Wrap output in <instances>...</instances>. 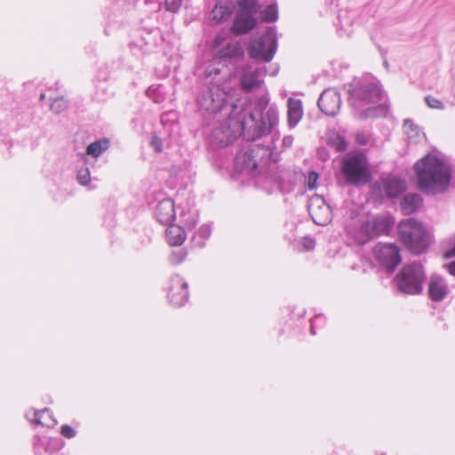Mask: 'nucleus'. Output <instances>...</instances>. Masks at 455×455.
Listing matches in <instances>:
<instances>
[{
	"mask_svg": "<svg viewBox=\"0 0 455 455\" xmlns=\"http://www.w3.org/2000/svg\"><path fill=\"white\" fill-rule=\"evenodd\" d=\"M425 281L423 266L418 262L404 265L394 279L397 290L409 295L421 293Z\"/></svg>",
	"mask_w": 455,
	"mask_h": 455,
	"instance_id": "obj_7",
	"label": "nucleus"
},
{
	"mask_svg": "<svg viewBox=\"0 0 455 455\" xmlns=\"http://www.w3.org/2000/svg\"><path fill=\"white\" fill-rule=\"evenodd\" d=\"M374 255L381 266L390 272H393L402 260L399 248L393 243L377 244Z\"/></svg>",
	"mask_w": 455,
	"mask_h": 455,
	"instance_id": "obj_10",
	"label": "nucleus"
},
{
	"mask_svg": "<svg viewBox=\"0 0 455 455\" xmlns=\"http://www.w3.org/2000/svg\"><path fill=\"white\" fill-rule=\"evenodd\" d=\"M383 189L388 197H397L405 190V181L400 178L389 176L381 181Z\"/></svg>",
	"mask_w": 455,
	"mask_h": 455,
	"instance_id": "obj_21",
	"label": "nucleus"
},
{
	"mask_svg": "<svg viewBox=\"0 0 455 455\" xmlns=\"http://www.w3.org/2000/svg\"><path fill=\"white\" fill-rule=\"evenodd\" d=\"M44 449L50 454L54 453L57 450V439L49 437L47 443L44 444Z\"/></svg>",
	"mask_w": 455,
	"mask_h": 455,
	"instance_id": "obj_36",
	"label": "nucleus"
},
{
	"mask_svg": "<svg viewBox=\"0 0 455 455\" xmlns=\"http://www.w3.org/2000/svg\"><path fill=\"white\" fill-rule=\"evenodd\" d=\"M425 102L431 108H436V109H443L444 108V105L443 104V102H441L439 100H437L436 98H435L431 95H427L425 97Z\"/></svg>",
	"mask_w": 455,
	"mask_h": 455,
	"instance_id": "obj_32",
	"label": "nucleus"
},
{
	"mask_svg": "<svg viewBox=\"0 0 455 455\" xmlns=\"http://www.w3.org/2000/svg\"><path fill=\"white\" fill-rule=\"evenodd\" d=\"M331 143L339 152L345 151L347 147L345 139L339 135H336L334 138L331 139Z\"/></svg>",
	"mask_w": 455,
	"mask_h": 455,
	"instance_id": "obj_31",
	"label": "nucleus"
},
{
	"mask_svg": "<svg viewBox=\"0 0 455 455\" xmlns=\"http://www.w3.org/2000/svg\"><path fill=\"white\" fill-rule=\"evenodd\" d=\"M224 39H225L224 36L217 35L215 36V38L213 39V47L214 48L220 47L222 44Z\"/></svg>",
	"mask_w": 455,
	"mask_h": 455,
	"instance_id": "obj_43",
	"label": "nucleus"
},
{
	"mask_svg": "<svg viewBox=\"0 0 455 455\" xmlns=\"http://www.w3.org/2000/svg\"><path fill=\"white\" fill-rule=\"evenodd\" d=\"M342 172L347 183L359 185L367 182L370 172L363 155H347L342 160Z\"/></svg>",
	"mask_w": 455,
	"mask_h": 455,
	"instance_id": "obj_9",
	"label": "nucleus"
},
{
	"mask_svg": "<svg viewBox=\"0 0 455 455\" xmlns=\"http://www.w3.org/2000/svg\"><path fill=\"white\" fill-rule=\"evenodd\" d=\"M231 9L224 4H217L210 14V19L216 23L226 21L231 16Z\"/></svg>",
	"mask_w": 455,
	"mask_h": 455,
	"instance_id": "obj_26",
	"label": "nucleus"
},
{
	"mask_svg": "<svg viewBox=\"0 0 455 455\" xmlns=\"http://www.w3.org/2000/svg\"><path fill=\"white\" fill-rule=\"evenodd\" d=\"M196 222H197L196 219H192L189 222H185V225L188 228H192L196 226Z\"/></svg>",
	"mask_w": 455,
	"mask_h": 455,
	"instance_id": "obj_48",
	"label": "nucleus"
},
{
	"mask_svg": "<svg viewBox=\"0 0 455 455\" xmlns=\"http://www.w3.org/2000/svg\"><path fill=\"white\" fill-rule=\"evenodd\" d=\"M238 12L255 16L260 10L257 0H236Z\"/></svg>",
	"mask_w": 455,
	"mask_h": 455,
	"instance_id": "obj_28",
	"label": "nucleus"
},
{
	"mask_svg": "<svg viewBox=\"0 0 455 455\" xmlns=\"http://www.w3.org/2000/svg\"><path fill=\"white\" fill-rule=\"evenodd\" d=\"M183 0H165L166 10L172 12H177Z\"/></svg>",
	"mask_w": 455,
	"mask_h": 455,
	"instance_id": "obj_34",
	"label": "nucleus"
},
{
	"mask_svg": "<svg viewBox=\"0 0 455 455\" xmlns=\"http://www.w3.org/2000/svg\"><path fill=\"white\" fill-rule=\"evenodd\" d=\"M187 257V251L184 249H179L172 251L170 256V261L173 265L181 263Z\"/></svg>",
	"mask_w": 455,
	"mask_h": 455,
	"instance_id": "obj_30",
	"label": "nucleus"
},
{
	"mask_svg": "<svg viewBox=\"0 0 455 455\" xmlns=\"http://www.w3.org/2000/svg\"><path fill=\"white\" fill-rule=\"evenodd\" d=\"M244 52L238 42L231 41L219 49L214 54V60L219 63H236L243 60Z\"/></svg>",
	"mask_w": 455,
	"mask_h": 455,
	"instance_id": "obj_13",
	"label": "nucleus"
},
{
	"mask_svg": "<svg viewBox=\"0 0 455 455\" xmlns=\"http://www.w3.org/2000/svg\"><path fill=\"white\" fill-rule=\"evenodd\" d=\"M166 229V239L170 245L179 246L183 243L186 239L185 231L183 228L177 225H172Z\"/></svg>",
	"mask_w": 455,
	"mask_h": 455,
	"instance_id": "obj_25",
	"label": "nucleus"
},
{
	"mask_svg": "<svg viewBox=\"0 0 455 455\" xmlns=\"http://www.w3.org/2000/svg\"><path fill=\"white\" fill-rule=\"evenodd\" d=\"M109 145L110 141L108 139L98 140L87 147L86 154L93 157H99L109 148Z\"/></svg>",
	"mask_w": 455,
	"mask_h": 455,
	"instance_id": "obj_27",
	"label": "nucleus"
},
{
	"mask_svg": "<svg viewBox=\"0 0 455 455\" xmlns=\"http://www.w3.org/2000/svg\"><path fill=\"white\" fill-rule=\"evenodd\" d=\"M257 25V19L251 14L237 12L231 30L235 35H243L250 32Z\"/></svg>",
	"mask_w": 455,
	"mask_h": 455,
	"instance_id": "obj_17",
	"label": "nucleus"
},
{
	"mask_svg": "<svg viewBox=\"0 0 455 455\" xmlns=\"http://www.w3.org/2000/svg\"><path fill=\"white\" fill-rule=\"evenodd\" d=\"M168 300L176 307L183 306L188 299V284L183 277L173 275L170 280Z\"/></svg>",
	"mask_w": 455,
	"mask_h": 455,
	"instance_id": "obj_11",
	"label": "nucleus"
},
{
	"mask_svg": "<svg viewBox=\"0 0 455 455\" xmlns=\"http://www.w3.org/2000/svg\"><path fill=\"white\" fill-rule=\"evenodd\" d=\"M339 23H340L341 28H344V24H343V21H342V14L341 13L339 15Z\"/></svg>",
	"mask_w": 455,
	"mask_h": 455,
	"instance_id": "obj_49",
	"label": "nucleus"
},
{
	"mask_svg": "<svg viewBox=\"0 0 455 455\" xmlns=\"http://www.w3.org/2000/svg\"><path fill=\"white\" fill-rule=\"evenodd\" d=\"M394 221L388 217L378 216L372 220H365L358 213L351 215L345 221V229L356 244H365L379 235L387 234Z\"/></svg>",
	"mask_w": 455,
	"mask_h": 455,
	"instance_id": "obj_3",
	"label": "nucleus"
},
{
	"mask_svg": "<svg viewBox=\"0 0 455 455\" xmlns=\"http://www.w3.org/2000/svg\"><path fill=\"white\" fill-rule=\"evenodd\" d=\"M413 126H414V124H413L411 120L406 119L404 121V124H403L404 129H406V130L409 129V128L412 129Z\"/></svg>",
	"mask_w": 455,
	"mask_h": 455,
	"instance_id": "obj_47",
	"label": "nucleus"
},
{
	"mask_svg": "<svg viewBox=\"0 0 455 455\" xmlns=\"http://www.w3.org/2000/svg\"><path fill=\"white\" fill-rule=\"evenodd\" d=\"M278 120L276 110L270 108L266 116H262L261 123L255 124V130L251 132L249 122H243L228 116L224 124L212 130L209 136V143L213 148H224L231 145L239 136L247 140H256L270 133Z\"/></svg>",
	"mask_w": 455,
	"mask_h": 455,
	"instance_id": "obj_1",
	"label": "nucleus"
},
{
	"mask_svg": "<svg viewBox=\"0 0 455 455\" xmlns=\"http://www.w3.org/2000/svg\"><path fill=\"white\" fill-rule=\"evenodd\" d=\"M262 20L265 22H274L278 19V12L276 4L267 5L261 12Z\"/></svg>",
	"mask_w": 455,
	"mask_h": 455,
	"instance_id": "obj_29",
	"label": "nucleus"
},
{
	"mask_svg": "<svg viewBox=\"0 0 455 455\" xmlns=\"http://www.w3.org/2000/svg\"><path fill=\"white\" fill-rule=\"evenodd\" d=\"M257 167L258 163L252 149L241 151L236 155L235 159V168L239 172L254 174L257 172Z\"/></svg>",
	"mask_w": 455,
	"mask_h": 455,
	"instance_id": "obj_15",
	"label": "nucleus"
},
{
	"mask_svg": "<svg viewBox=\"0 0 455 455\" xmlns=\"http://www.w3.org/2000/svg\"><path fill=\"white\" fill-rule=\"evenodd\" d=\"M317 105L323 114L334 116L341 105L340 95L335 89L324 90L318 99Z\"/></svg>",
	"mask_w": 455,
	"mask_h": 455,
	"instance_id": "obj_14",
	"label": "nucleus"
},
{
	"mask_svg": "<svg viewBox=\"0 0 455 455\" xmlns=\"http://www.w3.org/2000/svg\"><path fill=\"white\" fill-rule=\"evenodd\" d=\"M444 267H447V269L451 275H455V260L453 262H451L448 265H445Z\"/></svg>",
	"mask_w": 455,
	"mask_h": 455,
	"instance_id": "obj_45",
	"label": "nucleus"
},
{
	"mask_svg": "<svg viewBox=\"0 0 455 455\" xmlns=\"http://www.w3.org/2000/svg\"><path fill=\"white\" fill-rule=\"evenodd\" d=\"M263 76L260 68H252L247 67L241 76L240 83L243 89L246 92H251L259 88L262 84L261 76Z\"/></svg>",
	"mask_w": 455,
	"mask_h": 455,
	"instance_id": "obj_18",
	"label": "nucleus"
},
{
	"mask_svg": "<svg viewBox=\"0 0 455 455\" xmlns=\"http://www.w3.org/2000/svg\"><path fill=\"white\" fill-rule=\"evenodd\" d=\"M196 235L203 239H207L211 235V228L207 225L202 226L197 230Z\"/></svg>",
	"mask_w": 455,
	"mask_h": 455,
	"instance_id": "obj_39",
	"label": "nucleus"
},
{
	"mask_svg": "<svg viewBox=\"0 0 455 455\" xmlns=\"http://www.w3.org/2000/svg\"><path fill=\"white\" fill-rule=\"evenodd\" d=\"M292 141H293V139L292 137L291 136H286L283 138V144L285 146V147H291V144H292Z\"/></svg>",
	"mask_w": 455,
	"mask_h": 455,
	"instance_id": "obj_46",
	"label": "nucleus"
},
{
	"mask_svg": "<svg viewBox=\"0 0 455 455\" xmlns=\"http://www.w3.org/2000/svg\"><path fill=\"white\" fill-rule=\"evenodd\" d=\"M77 179L80 184L87 185L91 180L89 169L87 167L80 169L77 172Z\"/></svg>",
	"mask_w": 455,
	"mask_h": 455,
	"instance_id": "obj_33",
	"label": "nucleus"
},
{
	"mask_svg": "<svg viewBox=\"0 0 455 455\" xmlns=\"http://www.w3.org/2000/svg\"><path fill=\"white\" fill-rule=\"evenodd\" d=\"M151 147L155 149L156 152L160 153L163 150L162 148V140L156 135H154L150 141Z\"/></svg>",
	"mask_w": 455,
	"mask_h": 455,
	"instance_id": "obj_38",
	"label": "nucleus"
},
{
	"mask_svg": "<svg viewBox=\"0 0 455 455\" xmlns=\"http://www.w3.org/2000/svg\"><path fill=\"white\" fill-rule=\"evenodd\" d=\"M27 418L32 423L36 425H40L42 427H45L47 428H53L57 422L56 419L53 418L52 413L47 408H44L38 411H34L32 418H30L29 414L28 413Z\"/></svg>",
	"mask_w": 455,
	"mask_h": 455,
	"instance_id": "obj_23",
	"label": "nucleus"
},
{
	"mask_svg": "<svg viewBox=\"0 0 455 455\" xmlns=\"http://www.w3.org/2000/svg\"><path fill=\"white\" fill-rule=\"evenodd\" d=\"M277 48L276 32L273 28H267L260 37L251 41L247 51L249 56L258 61L269 62Z\"/></svg>",
	"mask_w": 455,
	"mask_h": 455,
	"instance_id": "obj_8",
	"label": "nucleus"
},
{
	"mask_svg": "<svg viewBox=\"0 0 455 455\" xmlns=\"http://www.w3.org/2000/svg\"><path fill=\"white\" fill-rule=\"evenodd\" d=\"M206 77L211 78V86L199 96L197 102L201 109L212 114L227 111L229 116L233 106L229 107L227 101V92L222 84L223 78L219 77L220 69L214 65H210L206 71Z\"/></svg>",
	"mask_w": 455,
	"mask_h": 455,
	"instance_id": "obj_4",
	"label": "nucleus"
},
{
	"mask_svg": "<svg viewBox=\"0 0 455 455\" xmlns=\"http://www.w3.org/2000/svg\"><path fill=\"white\" fill-rule=\"evenodd\" d=\"M308 212L313 221L319 226L327 225L332 218L331 207L322 196H316L311 198Z\"/></svg>",
	"mask_w": 455,
	"mask_h": 455,
	"instance_id": "obj_12",
	"label": "nucleus"
},
{
	"mask_svg": "<svg viewBox=\"0 0 455 455\" xmlns=\"http://www.w3.org/2000/svg\"><path fill=\"white\" fill-rule=\"evenodd\" d=\"M288 124L294 128L303 116L302 102L300 100L289 98L287 100Z\"/></svg>",
	"mask_w": 455,
	"mask_h": 455,
	"instance_id": "obj_22",
	"label": "nucleus"
},
{
	"mask_svg": "<svg viewBox=\"0 0 455 455\" xmlns=\"http://www.w3.org/2000/svg\"><path fill=\"white\" fill-rule=\"evenodd\" d=\"M357 142L361 145H366L368 142V139L363 134H358Z\"/></svg>",
	"mask_w": 455,
	"mask_h": 455,
	"instance_id": "obj_44",
	"label": "nucleus"
},
{
	"mask_svg": "<svg viewBox=\"0 0 455 455\" xmlns=\"http://www.w3.org/2000/svg\"><path fill=\"white\" fill-rule=\"evenodd\" d=\"M322 316H323V315H315V316L310 319V332L312 335L315 334V326L316 323L322 322V320H323Z\"/></svg>",
	"mask_w": 455,
	"mask_h": 455,
	"instance_id": "obj_41",
	"label": "nucleus"
},
{
	"mask_svg": "<svg viewBox=\"0 0 455 455\" xmlns=\"http://www.w3.org/2000/svg\"><path fill=\"white\" fill-rule=\"evenodd\" d=\"M41 100L44 99V94H41Z\"/></svg>",
	"mask_w": 455,
	"mask_h": 455,
	"instance_id": "obj_50",
	"label": "nucleus"
},
{
	"mask_svg": "<svg viewBox=\"0 0 455 455\" xmlns=\"http://www.w3.org/2000/svg\"><path fill=\"white\" fill-rule=\"evenodd\" d=\"M428 296L433 301H442L448 295L445 280L438 275H432L428 283Z\"/></svg>",
	"mask_w": 455,
	"mask_h": 455,
	"instance_id": "obj_20",
	"label": "nucleus"
},
{
	"mask_svg": "<svg viewBox=\"0 0 455 455\" xmlns=\"http://www.w3.org/2000/svg\"><path fill=\"white\" fill-rule=\"evenodd\" d=\"M414 170L417 187L425 194L443 193L449 187L451 172L443 160L434 155H427L416 162Z\"/></svg>",
	"mask_w": 455,
	"mask_h": 455,
	"instance_id": "obj_2",
	"label": "nucleus"
},
{
	"mask_svg": "<svg viewBox=\"0 0 455 455\" xmlns=\"http://www.w3.org/2000/svg\"><path fill=\"white\" fill-rule=\"evenodd\" d=\"M155 215L160 223L164 225L172 224L175 220L174 202L171 199H164L159 202L156 208Z\"/></svg>",
	"mask_w": 455,
	"mask_h": 455,
	"instance_id": "obj_19",
	"label": "nucleus"
},
{
	"mask_svg": "<svg viewBox=\"0 0 455 455\" xmlns=\"http://www.w3.org/2000/svg\"><path fill=\"white\" fill-rule=\"evenodd\" d=\"M423 199L420 195L410 193L403 198L400 207L403 214L410 215L420 208Z\"/></svg>",
	"mask_w": 455,
	"mask_h": 455,
	"instance_id": "obj_24",
	"label": "nucleus"
},
{
	"mask_svg": "<svg viewBox=\"0 0 455 455\" xmlns=\"http://www.w3.org/2000/svg\"><path fill=\"white\" fill-rule=\"evenodd\" d=\"M444 257L447 259L455 257V235L452 237V248L445 251Z\"/></svg>",
	"mask_w": 455,
	"mask_h": 455,
	"instance_id": "obj_42",
	"label": "nucleus"
},
{
	"mask_svg": "<svg viewBox=\"0 0 455 455\" xmlns=\"http://www.w3.org/2000/svg\"><path fill=\"white\" fill-rule=\"evenodd\" d=\"M60 434L66 438H73L76 435V431L69 425H62Z\"/></svg>",
	"mask_w": 455,
	"mask_h": 455,
	"instance_id": "obj_35",
	"label": "nucleus"
},
{
	"mask_svg": "<svg viewBox=\"0 0 455 455\" xmlns=\"http://www.w3.org/2000/svg\"><path fill=\"white\" fill-rule=\"evenodd\" d=\"M318 180V174L315 172H310L307 177V188L314 189L316 187V181Z\"/></svg>",
	"mask_w": 455,
	"mask_h": 455,
	"instance_id": "obj_37",
	"label": "nucleus"
},
{
	"mask_svg": "<svg viewBox=\"0 0 455 455\" xmlns=\"http://www.w3.org/2000/svg\"><path fill=\"white\" fill-rule=\"evenodd\" d=\"M350 104L356 116L366 119L377 116V108L374 107L384 98V92L378 83L363 81L349 91Z\"/></svg>",
	"mask_w": 455,
	"mask_h": 455,
	"instance_id": "obj_5",
	"label": "nucleus"
},
{
	"mask_svg": "<svg viewBox=\"0 0 455 455\" xmlns=\"http://www.w3.org/2000/svg\"><path fill=\"white\" fill-rule=\"evenodd\" d=\"M398 234L405 247L414 254H421L428 248L431 238L423 225L415 219L402 220L398 225Z\"/></svg>",
	"mask_w": 455,
	"mask_h": 455,
	"instance_id": "obj_6",
	"label": "nucleus"
},
{
	"mask_svg": "<svg viewBox=\"0 0 455 455\" xmlns=\"http://www.w3.org/2000/svg\"><path fill=\"white\" fill-rule=\"evenodd\" d=\"M269 99L267 95H262L258 98L254 109L251 113H250L248 119H244L243 122H249V126H251V132L255 130V124H260L262 116H266L267 110L270 108H274L275 110L276 108L274 106L268 107ZM278 113V111H276Z\"/></svg>",
	"mask_w": 455,
	"mask_h": 455,
	"instance_id": "obj_16",
	"label": "nucleus"
},
{
	"mask_svg": "<svg viewBox=\"0 0 455 455\" xmlns=\"http://www.w3.org/2000/svg\"><path fill=\"white\" fill-rule=\"evenodd\" d=\"M315 242L314 239H312L310 237L303 238L302 246L304 247L305 250H307V251L313 250L315 248Z\"/></svg>",
	"mask_w": 455,
	"mask_h": 455,
	"instance_id": "obj_40",
	"label": "nucleus"
}]
</instances>
